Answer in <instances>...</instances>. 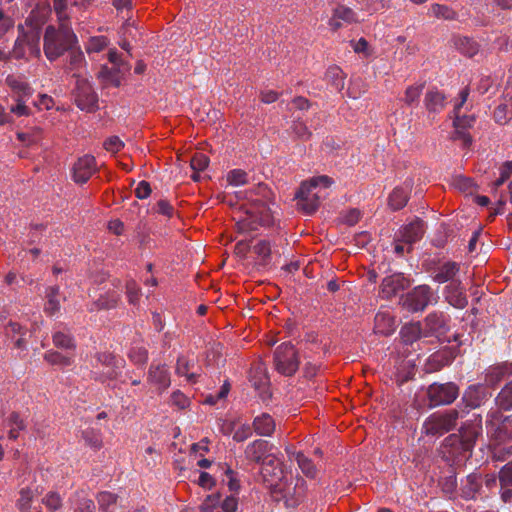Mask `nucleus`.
<instances>
[{
	"label": "nucleus",
	"mask_w": 512,
	"mask_h": 512,
	"mask_svg": "<svg viewBox=\"0 0 512 512\" xmlns=\"http://www.w3.org/2000/svg\"><path fill=\"white\" fill-rule=\"evenodd\" d=\"M77 43V37L69 26L60 24L58 29L52 25L46 27L43 49L50 61L56 60L65 52L75 48Z\"/></svg>",
	"instance_id": "1"
},
{
	"label": "nucleus",
	"mask_w": 512,
	"mask_h": 512,
	"mask_svg": "<svg viewBox=\"0 0 512 512\" xmlns=\"http://www.w3.org/2000/svg\"><path fill=\"white\" fill-rule=\"evenodd\" d=\"M333 184V179L323 175L311 178L308 182H303L295 194L297 206L305 214H313L319 207L320 195L312 193V189L322 185L327 188Z\"/></svg>",
	"instance_id": "2"
},
{
	"label": "nucleus",
	"mask_w": 512,
	"mask_h": 512,
	"mask_svg": "<svg viewBox=\"0 0 512 512\" xmlns=\"http://www.w3.org/2000/svg\"><path fill=\"white\" fill-rule=\"evenodd\" d=\"M458 418L459 412L456 409L433 413L423 423V433L427 436H442L456 427Z\"/></svg>",
	"instance_id": "3"
},
{
	"label": "nucleus",
	"mask_w": 512,
	"mask_h": 512,
	"mask_svg": "<svg viewBox=\"0 0 512 512\" xmlns=\"http://www.w3.org/2000/svg\"><path fill=\"white\" fill-rule=\"evenodd\" d=\"M275 369L284 376H293L299 368L298 351L290 342L282 343L274 351Z\"/></svg>",
	"instance_id": "4"
},
{
	"label": "nucleus",
	"mask_w": 512,
	"mask_h": 512,
	"mask_svg": "<svg viewBox=\"0 0 512 512\" xmlns=\"http://www.w3.org/2000/svg\"><path fill=\"white\" fill-rule=\"evenodd\" d=\"M459 396V387L453 382L433 383L427 388L431 406L449 405Z\"/></svg>",
	"instance_id": "5"
},
{
	"label": "nucleus",
	"mask_w": 512,
	"mask_h": 512,
	"mask_svg": "<svg viewBox=\"0 0 512 512\" xmlns=\"http://www.w3.org/2000/svg\"><path fill=\"white\" fill-rule=\"evenodd\" d=\"M74 101L81 110L94 112L98 109V97L90 83L84 78H78L76 81Z\"/></svg>",
	"instance_id": "6"
},
{
	"label": "nucleus",
	"mask_w": 512,
	"mask_h": 512,
	"mask_svg": "<svg viewBox=\"0 0 512 512\" xmlns=\"http://www.w3.org/2000/svg\"><path fill=\"white\" fill-rule=\"evenodd\" d=\"M432 292L428 285H419L400 299L402 306L410 312L422 311L431 300Z\"/></svg>",
	"instance_id": "7"
},
{
	"label": "nucleus",
	"mask_w": 512,
	"mask_h": 512,
	"mask_svg": "<svg viewBox=\"0 0 512 512\" xmlns=\"http://www.w3.org/2000/svg\"><path fill=\"white\" fill-rule=\"evenodd\" d=\"M441 453L446 461L462 462L467 459V454L471 452L463 444L461 435L453 433L444 439L441 445Z\"/></svg>",
	"instance_id": "8"
},
{
	"label": "nucleus",
	"mask_w": 512,
	"mask_h": 512,
	"mask_svg": "<svg viewBox=\"0 0 512 512\" xmlns=\"http://www.w3.org/2000/svg\"><path fill=\"white\" fill-rule=\"evenodd\" d=\"M261 474L265 482H267L274 492H282L278 481L283 478V470L281 462L272 455H267L262 463Z\"/></svg>",
	"instance_id": "9"
},
{
	"label": "nucleus",
	"mask_w": 512,
	"mask_h": 512,
	"mask_svg": "<svg viewBox=\"0 0 512 512\" xmlns=\"http://www.w3.org/2000/svg\"><path fill=\"white\" fill-rule=\"evenodd\" d=\"M449 327L442 314L431 313L424 320L423 336H435L441 342H450L446 336Z\"/></svg>",
	"instance_id": "10"
},
{
	"label": "nucleus",
	"mask_w": 512,
	"mask_h": 512,
	"mask_svg": "<svg viewBox=\"0 0 512 512\" xmlns=\"http://www.w3.org/2000/svg\"><path fill=\"white\" fill-rule=\"evenodd\" d=\"M425 232V224L421 219H416L411 223L401 227L396 233L398 241L407 245V252H411L412 245L419 241Z\"/></svg>",
	"instance_id": "11"
},
{
	"label": "nucleus",
	"mask_w": 512,
	"mask_h": 512,
	"mask_svg": "<svg viewBox=\"0 0 512 512\" xmlns=\"http://www.w3.org/2000/svg\"><path fill=\"white\" fill-rule=\"evenodd\" d=\"M410 286V280L405 278L402 273L393 274L383 279L381 284V294L383 298H392L399 291L405 290Z\"/></svg>",
	"instance_id": "12"
},
{
	"label": "nucleus",
	"mask_w": 512,
	"mask_h": 512,
	"mask_svg": "<svg viewBox=\"0 0 512 512\" xmlns=\"http://www.w3.org/2000/svg\"><path fill=\"white\" fill-rule=\"evenodd\" d=\"M96 171V161L92 155H84L73 166V179L76 183H85Z\"/></svg>",
	"instance_id": "13"
},
{
	"label": "nucleus",
	"mask_w": 512,
	"mask_h": 512,
	"mask_svg": "<svg viewBox=\"0 0 512 512\" xmlns=\"http://www.w3.org/2000/svg\"><path fill=\"white\" fill-rule=\"evenodd\" d=\"M488 398V392L484 385L477 384L469 386L463 393L462 403L465 408H479Z\"/></svg>",
	"instance_id": "14"
},
{
	"label": "nucleus",
	"mask_w": 512,
	"mask_h": 512,
	"mask_svg": "<svg viewBox=\"0 0 512 512\" xmlns=\"http://www.w3.org/2000/svg\"><path fill=\"white\" fill-rule=\"evenodd\" d=\"M245 213L261 226H270L273 223V216L269 207L261 200H255Z\"/></svg>",
	"instance_id": "15"
},
{
	"label": "nucleus",
	"mask_w": 512,
	"mask_h": 512,
	"mask_svg": "<svg viewBox=\"0 0 512 512\" xmlns=\"http://www.w3.org/2000/svg\"><path fill=\"white\" fill-rule=\"evenodd\" d=\"M500 496L503 502L512 504V460L507 462L498 474Z\"/></svg>",
	"instance_id": "16"
},
{
	"label": "nucleus",
	"mask_w": 512,
	"mask_h": 512,
	"mask_svg": "<svg viewBox=\"0 0 512 512\" xmlns=\"http://www.w3.org/2000/svg\"><path fill=\"white\" fill-rule=\"evenodd\" d=\"M282 491H284L283 498L285 500V505L287 507H295L304 498V481L298 480L293 487H291V485H287L284 489H282Z\"/></svg>",
	"instance_id": "17"
},
{
	"label": "nucleus",
	"mask_w": 512,
	"mask_h": 512,
	"mask_svg": "<svg viewBox=\"0 0 512 512\" xmlns=\"http://www.w3.org/2000/svg\"><path fill=\"white\" fill-rule=\"evenodd\" d=\"M396 322L393 316L380 312L375 316L374 331L383 336H389L396 330Z\"/></svg>",
	"instance_id": "18"
},
{
	"label": "nucleus",
	"mask_w": 512,
	"mask_h": 512,
	"mask_svg": "<svg viewBox=\"0 0 512 512\" xmlns=\"http://www.w3.org/2000/svg\"><path fill=\"white\" fill-rule=\"evenodd\" d=\"M423 336V328L420 322L405 324L400 330V337L404 344L411 345Z\"/></svg>",
	"instance_id": "19"
},
{
	"label": "nucleus",
	"mask_w": 512,
	"mask_h": 512,
	"mask_svg": "<svg viewBox=\"0 0 512 512\" xmlns=\"http://www.w3.org/2000/svg\"><path fill=\"white\" fill-rule=\"evenodd\" d=\"M268 450V442L265 440H255L253 443L249 444L245 450L246 457L254 462L259 463L263 462L265 455Z\"/></svg>",
	"instance_id": "20"
},
{
	"label": "nucleus",
	"mask_w": 512,
	"mask_h": 512,
	"mask_svg": "<svg viewBox=\"0 0 512 512\" xmlns=\"http://www.w3.org/2000/svg\"><path fill=\"white\" fill-rule=\"evenodd\" d=\"M459 285V283L451 282L450 285L446 287V299L452 306L456 308H464L468 301Z\"/></svg>",
	"instance_id": "21"
},
{
	"label": "nucleus",
	"mask_w": 512,
	"mask_h": 512,
	"mask_svg": "<svg viewBox=\"0 0 512 512\" xmlns=\"http://www.w3.org/2000/svg\"><path fill=\"white\" fill-rule=\"evenodd\" d=\"M148 379L159 386V389L164 390L170 385V377L168 371L164 366L157 365L151 366L148 372Z\"/></svg>",
	"instance_id": "22"
},
{
	"label": "nucleus",
	"mask_w": 512,
	"mask_h": 512,
	"mask_svg": "<svg viewBox=\"0 0 512 512\" xmlns=\"http://www.w3.org/2000/svg\"><path fill=\"white\" fill-rule=\"evenodd\" d=\"M253 427L257 434L270 436L275 430V422L269 414L263 413L254 419Z\"/></svg>",
	"instance_id": "23"
},
{
	"label": "nucleus",
	"mask_w": 512,
	"mask_h": 512,
	"mask_svg": "<svg viewBox=\"0 0 512 512\" xmlns=\"http://www.w3.org/2000/svg\"><path fill=\"white\" fill-rule=\"evenodd\" d=\"M425 106L430 113H439L445 106V95L438 90H430L425 95Z\"/></svg>",
	"instance_id": "24"
},
{
	"label": "nucleus",
	"mask_w": 512,
	"mask_h": 512,
	"mask_svg": "<svg viewBox=\"0 0 512 512\" xmlns=\"http://www.w3.org/2000/svg\"><path fill=\"white\" fill-rule=\"evenodd\" d=\"M495 404L501 411L512 410V380L500 390L495 398Z\"/></svg>",
	"instance_id": "25"
},
{
	"label": "nucleus",
	"mask_w": 512,
	"mask_h": 512,
	"mask_svg": "<svg viewBox=\"0 0 512 512\" xmlns=\"http://www.w3.org/2000/svg\"><path fill=\"white\" fill-rule=\"evenodd\" d=\"M60 294L59 286H50L46 289V303L44 311L49 315H54L60 310V302L58 296Z\"/></svg>",
	"instance_id": "26"
},
{
	"label": "nucleus",
	"mask_w": 512,
	"mask_h": 512,
	"mask_svg": "<svg viewBox=\"0 0 512 512\" xmlns=\"http://www.w3.org/2000/svg\"><path fill=\"white\" fill-rule=\"evenodd\" d=\"M121 296L118 292L109 291L101 295L95 302L94 306L97 310H110L118 306Z\"/></svg>",
	"instance_id": "27"
},
{
	"label": "nucleus",
	"mask_w": 512,
	"mask_h": 512,
	"mask_svg": "<svg viewBox=\"0 0 512 512\" xmlns=\"http://www.w3.org/2000/svg\"><path fill=\"white\" fill-rule=\"evenodd\" d=\"M506 375H512V364L492 368L485 377V382L490 386L497 385Z\"/></svg>",
	"instance_id": "28"
},
{
	"label": "nucleus",
	"mask_w": 512,
	"mask_h": 512,
	"mask_svg": "<svg viewBox=\"0 0 512 512\" xmlns=\"http://www.w3.org/2000/svg\"><path fill=\"white\" fill-rule=\"evenodd\" d=\"M481 487V476L477 474H470L467 476L466 484L462 488V495L466 499H473L480 491Z\"/></svg>",
	"instance_id": "29"
},
{
	"label": "nucleus",
	"mask_w": 512,
	"mask_h": 512,
	"mask_svg": "<svg viewBox=\"0 0 512 512\" xmlns=\"http://www.w3.org/2000/svg\"><path fill=\"white\" fill-rule=\"evenodd\" d=\"M408 199V193L403 188L396 187L389 195L388 205L394 211L400 210L406 206Z\"/></svg>",
	"instance_id": "30"
},
{
	"label": "nucleus",
	"mask_w": 512,
	"mask_h": 512,
	"mask_svg": "<svg viewBox=\"0 0 512 512\" xmlns=\"http://www.w3.org/2000/svg\"><path fill=\"white\" fill-rule=\"evenodd\" d=\"M459 271V266L455 262H447L442 265L434 276V280L438 283H445L452 280Z\"/></svg>",
	"instance_id": "31"
},
{
	"label": "nucleus",
	"mask_w": 512,
	"mask_h": 512,
	"mask_svg": "<svg viewBox=\"0 0 512 512\" xmlns=\"http://www.w3.org/2000/svg\"><path fill=\"white\" fill-rule=\"evenodd\" d=\"M457 434L461 435L463 444H465L466 449L471 452L475 445L476 439L479 436V429L472 425H465L459 429V433Z\"/></svg>",
	"instance_id": "32"
},
{
	"label": "nucleus",
	"mask_w": 512,
	"mask_h": 512,
	"mask_svg": "<svg viewBox=\"0 0 512 512\" xmlns=\"http://www.w3.org/2000/svg\"><path fill=\"white\" fill-rule=\"evenodd\" d=\"M455 45L460 53L468 57H473L479 50L477 42L468 37H460L456 39Z\"/></svg>",
	"instance_id": "33"
},
{
	"label": "nucleus",
	"mask_w": 512,
	"mask_h": 512,
	"mask_svg": "<svg viewBox=\"0 0 512 512\" xmlns=\"http://www.w3.org/2000/svg\"><path fill=\"white\" fill-rule=\"evenodd\" d=\"M326 79L334 86L337 91H342L345 86V75L338 66H331L327 69Z\"/></svg>",
	"instance_id": "34"
},
{
	"label": "nucleus",
	"mask_w": 512,
	"mask_h": 512,
	"mask_svg": "<svg viewBox=\"0 0 512 512\" xmlns=\"http://www.w3.org/2000/svg\"><path fill=\"white\" fill-rule=\"evenodd\" d=\"M431 15L437 19H443V20H456L458 17V14L456 11H454L452 8L441 5V4H433L430 7Z\"/></svg>",
	"instance_id": "35"
},
{
	"label": "nucleus",
	"mask_w": 512,
	"mask_h": 512,
	"mask_svg": "<svg viewBox=\"0 0 512 512\" xmlns=\"http://www.w3.org/2000/svg\"><path fill=\"white\" fill-rule=\"evenodd\" d=\"M119 68H108L107 66H103L99 71L98 77L101 78L105 85H113L115 87H119L121 85V79L119 76Z\"/></svg>",
	"instance_id": "36"
},
{
	"label": "nucleus",
	"mask_w": 512,
	"mask_h": 512,
	"mask_svg": "<svg viewBox=\"0 0 512 512\" xmlns=\"http://www.w3.org/2000/svg\"><path fill=\"white\" fill-rule=\"evenodd\" d=\"M253 251L261 258V265H267L271 257V243L269 240L262 239L253 246Z\"/></svg>",
	"instance_id": "37"
},
{
	"label": "nucleus",
	"mask_w": 512,
	"mask_h": 512,
	"mask_svg": "<svg viewBox=\"0 0 512 512\" xmlns=\"http://www.w3.org/2000/svg\"><path fill=\"white\" fill-rule=\"evenodd\" d=\"M452 183L456 189L466 194H472L477 187L472 178L463 175L455 176Z\"/></svg>",
	"instance_id": "38"
},
{
	"label": "nucleus",
	"mask_w": 512,
	"mask_h": 512,
	"mask_svg": "<svg viewBox=\"0 0 512 512\" xmlns=\"http://www.w3.org/2000/svg\"><path fill=\"white\" fill-rule=\"evenodd\" d=\"M296 460L301 471L310 478H314L317 474V469L313 462L307 458L303 453L296 454Z\"/></svg>",
	"instance_id": "39"
},
{
	"label": "nucleus",
	"mask_w": 512,
	"mask_h": 512,
	"mask_svg": "<svg viewBox=\"0 0 512 512\" xmlns=\"http://www.w3.org/2000/svg\"><path fill=\"white\" fill-rule=\"evenodd\" d=\"M117 499H118L117 494H114V493H111L108 491L100 492L97 495V502L99 505V510L101 512H109L110 506L115 505L117 502Z\"/></svg>",
	"instance_id": "40"
},
{
	"label": "nucleus",
	"mask_w": 512,
	"mask_h": 512,
	"mask_svg": "<svg viewBox=\"0 0 512 512\" xmlns=\"http://www.w3.org/2000/svg\"><path fill=\"white\" fill-rule=\"evenodd\" d=\"M82 437L85 440V443L95 450H99L103 445L100 433L94 429H87L83 431Z\"/></svg>",
	"instance_id": "41"
},
{
	"label": "nucleus",
	"mask_w": 512,
	"mask_h": 512,
	"mask_svg": "<svg viewBox=\"0 0 512 512\" xmlns=\"http://www.w3.org/2000/svg\"><path fill=\"white\" fill-rule=\"evenodd\" d=\"M449 363V358L446 354L437 353L429 358L427 363V372H435Z\"/></svg>",
	"instance_id": "42"
},
{
	"label": "nucleus",
	"mask_w": 512,
	"mask_h": 512,
	"mask_svg": "<svg viewBox=\"0 0 512 512\" xmlns=\"http://www.w3.org/2000/svg\"><path fill=\"white\" fill-rule=\"evenodd\" d=\"M53 343L56 347L61 349H74L75 343L69 334L63 332H56L53 335Z\"/></svg>",
	"instance_id": "43"
},
{
	"label": "nucleus",
	"mask_w": 512,
	"mask_h": 512,
	"mask_svg": "<svg viewBox=\"0 0 512 512\" xmlns=\"http://www.w3.org/2000/svg\"><path fill=\"white\" fill-rule=\"evenodd\" d=\"M44 359L51 365L69 366L72 363L70 357L64 356L59 352L51 351L44 355Z\"/></svg>",
	"instance_id": "44"
},
{
	"label": "nucleus",
	"mask_w": 512,
	"mask_h": 512,
	"mask_svg": "<svg viewBox=\"0 0 512 512\" xmlns=\"http://www.w3.org/2000/svg\"><path fill=\"white\" fill-rule=\"evenodd\" d=\"M20 497L17 501V506L22 512H27L31 507L33 499V492L30 488H23L20 490Z\"/></svg>",
	"instance_id": "45"
},
{
	"label": "nucleus",
	"mask_w": 512,
	"mask_h": 512,
	"mask_svg": "<svg viewBox=\"0 0 512 512\" xmlns=\"http://www.w3.org/2000/svg\"><path fill=\"white\" fill-rule=\"evenodd\" d=\"M209 164V158L201 153L197 152L193 155V157L190 160V166L193 171L200 172L205 170L208 167Z\"/></svg>",
	"instance_id": "46"
},
{
	"label": "nucleus",
	"mask_w": 512,
	"mask_h": 512,
	"mask_svg": "<svg viewBox=\"0 0 512 512\" xmlns=\"http://www.w3.org/2000/svg\"><path fill=\"white\" fill-rule=\"evenodd\" d=\"M189 370V362L183 357L178 358L176 372L178 375L186 376L187 380L190 382H196L198 374L196 373H188Z\"/></svg>",
	"instance_id": "47"
},
{
	"label": "nucleus",
	"mask_w": 512,
	"mask_h": 512,
	"mask_svg": "<svg viewBox=\"0 0 512 512\" xmlns=\"http://www.w3.org/2000/svg\"><path fill=\"white\" fill-rule=\"evenodd\" d=\"M335 18H339L347 23H352L356 21L355 12L346 6L340 5L334 10Z\"/></svg>",
	"instance_id": "48"
},
{
	"label": "nucleus",
	"mask_w": 512,
	"mask_h": 512,
	"mask_svg": "<svg viewBox=\"0 0 512 512\" xmlns=\"http://www.w3.org/2000/svg\"><path fill=\"white\" fill-rule=\"evenodd\" d=\"M126 294L130 304L136 305L138 303L141 295V290L134 280L127 281Z\"/></svg>",
	"instance_id": "49"
},
{
	"label": "nucleus",
	"mask_w": 512,
	"mask_h": 512,
	"mask_svg": "<svg viewBox=\"0 0 512 512\" xmlns=\"http://www.w3.org/2000/svg\"><path fill=\"white\" fill-rule=\"evenodd\" d=\"M227 181L231 185H244L247 183V174L244 170L234 169L227 175Z\"/></svg>",
	"instance_id": "50"
},
{
	"label": "nucleus",
	"mask_w": 512,
	"mask_h": 512,
	"mask_svg": "<svg viewBox=\"0 0 512 512\" xmlns=\"http://www.w3.org/2000/svg\"><path fill=\"white\" fill-rule=\"evenodd\" d=\"M129 358L135 364H145L148 359V351L144 347H134L129 352Z\"/></svg>",
	"instance_id": "51"
},
{
	"label": "nucleus",
	"mask_w": 512,
	"mask_h": 512,
	"mask_svg": "<svg viewBox=\"0 0 512 512\" xmlns=\"http://www.w3.org/2000/svg\"><path fill=\"white\" fill-rule=\"evenodd\" d=\"M69 52V69L73 70L77 67H79L83 61H84V55L82 51L75 46V48H72Z\"/></svg>",
	"instance_id": "52"
},
{
	"label": "nucleus",
	"mask_w": 512,
	"mask_h": 512,
	"mask_svg": "<svg viewBox=\"0 0 512 512\" xmlns=\"http://www.w3.org/2000/svg\"><path fill=\"white\" fill-rule=\"evenodd\" d=\"M423 88L424 84H420L417 86H409L405 91V103L411 105L413 102H415L420 97Z\"/></svg>",
	"instance_id": "53"
},
{
	"label": "nucleus",
	"mask_w": 512,
	"mask_h": 512,
	"mask_svg": "<svg viewBox=\"0 0 512 512\" xmlns=\"http://www.w3.org/2000/svg\"><path fill=\"white\" fill-rule=\"evenodd\" d=\"M255 373H259L260 377L257 379L256 376H252L250 379V381L252 382V385L255 387V389L264 388L268 384L269 379H268L267 375L265 374V370L262 367V365L259 364L255 368Z\"/></svg>",
	"instance_id": "54"
},
{
	"label": "nucleus",
	"mask_w": 512,
	"mask_h": 512,
	"mask_svg": "<svg viewBox=\"0 0 512 512\" xmlns=\"http://www.w3.org/2000/svg\"><path fill=\"white\" fill-rule=\"evenodd\" d=\"M506 420H508V417H505L503 422H505ZM492 436L495 440L499 442H504L507 439L511 438V431L508 430L505 423H502L495 428Z\"/></svg>",
	"instance_id": "55"
},
{
	"label": "nucleus",
	"mask_w": 512,
	"mask_h": 512,
	"mask_svg": "<svg viewBox=\"0 0 512 512\" xmlns=\"http://www.w3.org/2000/svg\"><path fill=\"white\" fill-rule=\"evenodd\" d=\"M474 121H475L474 116H467V115L460 116L459 112H457V113H454L453 126L461 127L466 130L467 128L472 127Z\"/></svg>",
	"instance_id": "56"
},
{
	"label": "nucleus",
	"mask_w": 512,
	"mask_h": 512,
	"mask_svg": "<svg viewBox=\"0 0 512 512\" xmlns=\"http://www.w3.org/2000/svg\"><path fill=\"white\" fill-rule=\"evenodd\" d=\"M494 118L499 124H506L512 118V115L508 112L506 104H501L495 109Z\"/></svg>",
	"instance_id": "57"
},
{
	"label": "nucleus",
	"mask_w": 512,
	"mask_h": 512,
	"mask_svg": "<svg viewBox=\"0 0 512 512\" xmlns=\"http://www.w3.org/2000/svg\"><path fill=\"white\" fill-rule=\"evenodd\" d=\"M14 26V20L0 9V39Z\"/></svg>",
	"instance_id": "58"
},
{
	"label": "nucleus",
	"mask_w": 512,
	"mask_h": 512,
	"mask_svg": "<svg viewBox=\"0 0 512 512\" xmlns=\"http://www.w3.org/2000/svg\"><path fill=\"white\" fill-rule=\"evenodd\" d=\"M293 132L298 138L302 140H307L311 136V132L308 130L307 126L301 121L294 122Z\"/></svg>",
	"instance_id": "59"
},
{
	"label": "nucleus",
	"mask_w": 512,
	"mask_h": 512,
	"mask_svg": "<svg viewBox=\"0 0 512 512\" xmlns=\"http://www.w3.org/2000/svg\"><path fill=\"white\" fill-rule=\"evenodd\" d=\"M123 147L122 141L117 136H112L104 142V148L110 152H118Z\"/></svg>",
	"instance_id": "60"
},
{
	"label": "nucleus",
	"mask_w": 512,
	"mask_h": 512,
	"mask_svg": "<svg viewBox=\"0 0 512 512\" xmlns=\"http://www.w3.org/2000/svg\"><path fill=\"white\" fill-rule=\"evenodd\" d=\"M171 401L173 405L177 406L180 409H184L189 405V399L180 391H175L171 395Z\"/></svg>",
	"instance_id": "61"
},
{
	"label": "nucleus",
	"mask_w": 512,
	"mask_h": 512,
	"mask_svg": "<svg viewBox=\"0 0 512 512\" xmlns=\"http://www.w3.org/2000/svg\"><path fill=\"white\" fill-rule=\"evenodd\" d=\"M360 216H361V212L358 209H356V208L350 209L349 211H347L344 214L343 222L349 226H353L359 221Z\"/></svg>",
	"instance_id": "62"
},
{
	"label": "nucleus",
	"mask_w": 512,
	"mask_h": 512,
	"mask_svg": "<svg viewBox=\"0 0 512 512\" xmlns=\"http://www.w3.org/2000/svg\"><path fill=\"white\" fill-rule=\"evenodd\" d=\"M151 192V186L147 181L139 182L137 188L135 189V195L139 199H145L149 197Z\"/></svg>",
	"instance_id": "63"
},
{
	"label": "nucleus",
	"mask_w": 512,
	"mask_h": 512,
	"mask_svg": "<svg viewBox=\"0 0 512 512\" xmlns=\"http://www.w3.org/2000/svg\"><path fill=\"white\" fill-rule=\"evenodd\" d=\"M76 512H95V504L93 500L83 498L76 509Z\"/></svg>",
	"instance_id": "64"
}]
</instances>
